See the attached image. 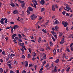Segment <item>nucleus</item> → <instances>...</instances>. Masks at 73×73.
I'll return each mask as SVG.
<instances>
[{
    "label": "nucleus",
    "instance_id": "f257e3e1",
    "mask_svg": "<svg viewBox=\"0 0 73 73\" xmlns=\"http://www.w3.org/2000/svg\"><path fill=\"white\" fill-rule=\"evenodd\" d=\"M37 16L35 15V14H33L32 15L31 17V20H34L35 18H37Z\"/></svg>",
    "mask_w": 73,
    "mask_h": 73
},
{
    "label": "nucleus",
    "instance_id": "f03ea898",
    "mask_svg": "<svg viewBox=\"0 0 73 73\" xmlns=\"http://www.w3.org/2000/svg\"><path fill=\"white\" fill-rule=\"evenodd\" d=\"M4 18H1V19L0 23L1 24H4V23H5V22H4Z\"/></svg>",
    "mask_w": 73,
    "mask_h": 73
},
{
    "label": "nucleus",
    "instance_id": "7ed1b4c3",
    "mask_svg": "<svg viewBox=\"0 0 73 73\" xmlns=\"http://www.w3.org/2000/svg\"><path fill=\"white\" fill-rule=\"evenodd\" d=\"M28 10H29V11H31V12L33 11V8L30 7H28Z\"/></svg>",
    "mask_w": 73,
    "mask_h": 73
},
{
    "label": "nucleus",
    "instance_id": "20e7f679",
    "mask_svg": "<svg viewBox=\"0 0 73 73\" xmlns=\"http://www.w3.org/2000/svg\"><path fill=\"white\" fill-rule=\"evenodd\" d=\"M45 3V0H41L40 1V3L42 5H44Z\"/></svg>",
    "mask_w": 73,
    "mask_h": 73
},
{
    "label": "nucleus",
    "instance_id": "39448f33",
    "mask_svg": "<svg viewBox=\"0 0 73 73\" xmlns=\"http://www.w3.org/2000/svg\"><path fill=\"white\" fill-rule=\"evenodd\" d=\"M19 28V26L17 25H15L13 27V29L14 30H16V28Z\"/></svg>",
    "mask_w": 73,
    "mask_h": 73
},
{
    "label": "nucleus",
    "instance_id": "423d86ee",
    "mask_svg": "<svg viewBox=\"0 0 73 73\" xmlns=\"http://www.w3.org/2000/svg\"><path fill=\"white\" fill-rule=\"evenodd\" d=\"M25 67H27L28 66V62L27 61H25Z\"/></svg>",
    "mask_w": 73,
    "mask_h": 73
},
{
    "label": "nucleus",
    "instance_id": "0eeeda50",
    "mask_svg": "<svg viewBox=\"0 0 73 73\" xmlns=\"http://www.w3.org/2000/svg\"><path fill=\"white\" fill-rule=\"evenodd\" d=\"M44 69V68L43 67L41 68L40 69V70L39 72V73H42V70Z\"/></svg>",
    "mask_w": 73,
    "mask_h": 73
},
{
    "label": "nucleus",
    "instance_id": "6e6552de",
    "mask_svg": "<svg viewBox=\"0 0 73 73\" xmlns=\"http://www.w3.org/2000/svg\"><path fill=\"white\" fill-rule=\"evenodd\" d=\"M55 7V6L54 5H52V10L53 11H55V8H54Z\"/></svg>",
    "mask_w": 73,
    "mask_h": 73
},
{
    "label": "nucleus",
    "instance_id": "1a4fd4ad",
    "mask_svg": "<svg viewBox=\"0 0 73 73\" xmlns=\"http://www.w3.org/2000/svg\"><path fill=\"white\" fill-rule=\"evenodd\" d=\"M67 26H68V22H65V23L64 25V27L65 28Z\"/></svg>",
    "mask_w": 73,
    "mask_h": 73
},
{
    "label": "nucleus",
    "instance_id": "9d476101",
    "mask_svg": "<svg viewBox=\"0 0 73 73\" xmlns=\"http://www.w3.org/2000/svg\"><path fill=\"white\" fill-rule=\"evenodd\" d=\"M17 36V35H16V34H13L12 36V37L13 39H14L15 38V37L16 36Z\"/></svg>",
    "mask_w": 73,
    "mask_h": 73
},
{
    "label": "nucleus",
    "instance_id": "9b49d317",
    "mask_svg": "<svg viewBox=\"0 0 73 73\" xmlns=\"http://www.w3.org/2000/svg\"><path fill=\"white\" fill-rule=\"evenodd\" d=\"M57 67H56V66H55L54 68V73L57 72Z\"/></svg>",
    "mask_w": 73,
    "mask_h": 73
},
{
    "label": "nucleus",
    "instance_id": "f8f14e48",
    "mask_svg": "<svg viewBox=\"0 0 73 73\" xmlns=\"http://www.w3.org/2000/svg\"><path fill=\"white\" fill-rule=\"evenodd\" d=\"M65 8H66V9H67L68 10H71V8H70V7H69V6H66Z\"/></svg>",
    "mask_w": 73,
    "mask_h": 73
},
{
    "label": "nucleus",
    "instance_id": "ddd939ff",
    "mask_svg": "<svg viewBox=\"0 0 73 73\" xmlns=\"http://www.w3.org/2000/svg\"><path fill=\"white\" fill-rule=\"evenodd\" d=\"M21 50H22V54H24L25 53V51L24 50V49L23 48H22V49H21Z\"/></svg>",
    "mask_w": 73,
    "mask_h": 73
},
{
    "label": "nucleus",
    "instance_id": "4468645a",
    "mask_svg": "<svg viewBox=\"0 0 73 73\" xmlns=\"http://www.w3.org/2000/svg\"><path fill=\"white\" fill-rule=\"evenodd\" d=\"M13 13L14 14H17L18 13V11L17 10H15L13 11Z\"/></svg>",
    "mask_w": 73,
    "mask_h": 73
},
{
    "label": "nucleus",
    "instance_id": "2eb2a0df",
    "mask_svg": "<svg viewBox=\"0 0 73 73\" xmlns=\"http://www.w3.org/2000/svg\"><path fill=\"white\" fill-rule=\"evenodd\" d=\"M10 5H11V7H15L16 5L14 4V3H11V4H10Z\"/></svg>",
    "mask_w": 73,
    "mask_h": 73
},
{
    "label": "nucleus",
    "instance_id": "dca6fc26",
    "mask_svg": "<svg viewBox=\"0 0 73 73\" xmlns=\"http://www.w3.org/2000/svg\"><path fill=\"white\" fill-rule=\"evenodd\" d=\"M18 44L20 45V46H24V43H19Z\"/></svg>",
    "mask_w": 73,
    "mask_h": 73
},
{
    "label": "nucleus",
    "instance_id": "f3484780",
    "mask_svg": "<svg viewBox=\"0 0 73 73\" xmlns=\"http://www.w3.org/2000/svg\"><path fill=\"white\" fill-rule=\"evenodd\" d=\"M68 37L70 38H73V34H71L69 36H68Z\"/></svg>",
    "mask_w": 73,
    "mask_h": 73
},
{
    "label": "nucleus",
    "instance_id": "a211bd4d",
    "mask_svg": "<svg viewBox=\"0 0 73 73\" xmlns=\"http://www.w3.org/2000/svg\"><path fill=\"white\" fill-rule=\"evenodd\" d=\"M18 1L20 2L21 3H22V4H23V3H24V1H21L20 0H19Z\"/></svg>",
    "mask_w": 73,
    "mask_h": 73
},
{
    "label": "nucleus",
    "instance_id": "6ab92c4d",
    "mask_svg": "<svg viewBox=\"0 0 73 73\" xmlns=\"http://www.w3.org/2000/svg\"><path fill=\"white\" fill-rule=\"evenodd\" d=\"M21 6L23 8H24V7H25V3H22L21 4Z\"/></svg>",
    "mask_w": 73,
    "mask_h": 73
},
{
    "label": "nucleus",
    "instance_id": "aec40b11",
    "mask_svg": "<svg viewBox=\"0 0 73 73\" xmlns=\"http://www.w3.org/2000/svg\"><path fill=\"white\" fill-rule=\"evenodd\" d=\"M64 40L62 39L61 42H60V44H64Z\"/></svg>",
    "mask_w": 73,
    "mask_h": 73
},
{
    "label": "nucleus",
    "instance_id": "412c9836",
    "mask_svg": "<svg viewBox=\"0 0 73 73\" xmlns=\"http://www.w3.org/2000/svg\"><path fill=\"white\" fill-rule=\"evenodd\" d=\"M59 62V59H57L56 60H55L54 61V62L55 63H56V64H57V63H58Z\"/></svg>",
    "mask_w": 73,
    "mask_h": 73
},
{
    "label": "nucleus",
    "instance_id": "4be33fe9",
    "mask_svg": "<svg viewBox=\"0 0 73 73\" xmlns=\"http://www.w3.org/2000/svg\"><path fill=\"white\" fill-rule=\"evenodd\" d=\"M38 40V42L39 43H40V42L41 41V38L40 37H39Z\"/></svg>",
    "mask_w": 73,
    "mask_h": 73
},
{
    "label": "nucleus",
    "instance_id": "5701e85b",
    "mask_svg": "<svg viewBox=\"0 0 73 73\" xmlns=\"http://www.w3.org/2000/svg\"><path fill=\"white\" fill-rule=\"evenodd\" d=\"M33 54L34 55H33V54H32V55L33 57H36V54L35 52H33Z\"/></svg>",
    "mask_w": 73,
    "mask_h": 73
},
{
    "label": "nucleus",
    "instance_id": "b1692460",
    "mask_svg": "<svg viewBox=\"0 0 73 73\" xmlns=\"http://www.w3.org/2000/svg\"><path fill=\"white\" fill-rule=\"evenodd\" d=\"M55 23L56 24H59V22H58V20H56L55 21Z\"/></svg>",
    "mask_w": 73,
    "mask_h": 73
},
{
    "label": "nucleus",
    "instance_id": "393cba45",
    "mask_svg": "<svg viewBox=\"0 0 73 73\" xmlns=\"http://www.w3.org/2000/svg\"><path fill=\"white\" fill-rule=\"evenodd\" d=\"M4 20L5 21V23H8V20H7V19L5 18H4Z\"/></svg>",
    "mask_w": 73,
    "mask_h": 73
},
{
    "label": "nucleus",
    "instance_id": "a878e982",
    "mask_svg": "<svg viewBox=\"0 0 73 73\" xmlns=\"http://www.w3.org/2000/svg\"><path fill=\"white\" fill-rule=\"evenodd\" d=\"M42 31H43V32H44V33H46V31L45 30V29H43L42 30Z\"/></svg>",
    "mask_w": 73,
    "mask_h": 73
},
{
    "label": "nucleus",
    "instance_id": "bb28decb",
    "mask_svg": "<svg viewBox=\"0 0 73 73\" xmlns=\"http://www.w3.org/2000/svg\"><path fill=\"white\" fill-rule=\"evenodd\" d=\"M53 53L54 54V55H55L56 54V50H54L53 52Z\"/></svg>",
    "mask_w": 73,
    "mask_h": 73
},
{
    "label": "nucleus",
    "instance_id": "cd10ccee",
    "mask_svg": "<svg viewBox=\"0 0 73 73\" xmlns=\"http://www.w3.org/2000/svg\"><path fill=\"white\" fill-rule=\"evenodd\" d=\"M54 29H55L56 31H57V30L58 29V27L57 26H55L54 27Z\"/></svg>",
    "mask_w": 73,
    "mask_h": 73
},
{
    "label": "nucleus",
    "instance_id": "c85d7f7f",
    "mask_svg": "<svg viewBox=\"0 0 73 73\" xmlns=\"http://www.w3.org/2000/svg\"><path fill=\"white\" fill-rule=\"evenodd\" d=\"M44 56H43V57L45 59H46V55L45 54H43Z\"/></svg>",
    "mask_w": 73,
    "mask_h": 73
},
{
    "label": "nucleus",
    "instance_id": "c756f323",
    "mask_svg": "<svg viewBox=\"0 0 73 73\" xmlns=\"http://www.w3.org/2000/svg\"><path fill=\"white\" fill-rule=\"evenodd\" d=\"M8 65L9 68L10 69H11L12 68V67H11V65L10 64H8Z\"/></svg>",
    "mask_w": 73,
    "mask_h": 73
},
{
    "label": "nucleus",
    "instance_id": "7c9ffc66",
    "mask_svg": "<svg viewBox=\"0 0 73 73\" xmlns=\"http://www.w3.org/2000/svg\"><path fill=\"white\" fill-rule=\"evenodd\" d=\"M20 20H21V18H20V17H18L17 20H18V21H20Z\"/></svg>",
    "mask_w": 73,
    "mask_h": 73
},
{
    "label": "nucleus",
    "instance_id": "2f4dec72",
    "mask_svg": "<svg viewBox=\"0 0 73 73\" xmlns=\"http://www.w3.org/2000/svg\"><path fill=\"white\" fill-rule=\"evenodd\" d=\"M3 70H4L1 68H0V72L1 73H2L3 72Z\"/></svg>",
    "mask_w": 73,
    "mask_h": 73
},
{
    "label": "nucleus",
    "instance_id": "473e14b6",
    "mask_svg": "<svg viewBox=\"0 0 73 73\" xmlns=\"http://www.w3.org/2000/svg\"><path fill=\"white\" fill-rule=\"evenodd\" d=\"M18 36H19V38H21L22 37V36H21V35L20 34H19Z\"/></svg>",
    "mask_w": 73,
    "mask_h": 73
},
{
    "label": "nucleus",
    "instance_id": "72a5a7b5",
    "mask_svg": "<svg viewBox=\"0 0 73 73\" xmlns=\"http://www.w3.org/2000/svg\"><path fill=\"white\" fill-rule=\"evenodd\" d=\"M70 67H68L67 68L66 70L67 72H69V69H70Z\"/></svg>",
    "mask_w": 73,
    "mask_h": 73
},
{
    "label": "nucleus",
    "instance_id": "f704fd0d",
    "mask_svg": "<svg viewBox=\"0 0 73 73\" xmlns=\"http://www.w3.org/2000/svg\"><path fill=\"white\" fill-rule=\"evenodd\" d=\"M11 33H13V27H11Z\"/></svg>",
    "mask_w": 73,
    "mask_h": 73
},
{
    "label": "nucleus",
    "instance_id": "c9c22d12",
    "mask_svg": "<svg viewBox=\"0 0 73 73\" xmlns=\"http://www.w3.org/2000/svg\"><path fill=\"white\" fill-rule=\"evenodd\" d=\"M27 12L28 13L27 15H29L30 14V13H31V12H30V11H29V10H27Z\"/></svg>",
    "mask_w": 73,
    "mask_h": 73
},
{
    "label": "nucleus",
    "instance_id": "e433bc0d",
    "mask_svg": "<svg viewBox=\"0 0 73 73\" xmlns=\"http://www.w3.org/2000/svg\"><path fill=\"white\" fill-rule=\"evenodd\" d=\"M15 38L17 40H19V38L18 37H15Z\"/></svg>",
    "mask_w": 73,
    "mask_h": 73
},
{
    "label": "nucleus",
    "instance_id": "4c0bfd02",
    "mask_svg": "<svg viewBox=\"0 0 73 73\" xmlns=\"http://www.w3.org/2000/svg\"><path fill=\"white\" fill-rule=\"evenodd\" d=\"M22 48H23H23H24V49H25V50H27V49H26V48L25 46H22Z\"/></svg>",
    "mask_w": 73,
    "mask_h": 73
},
{
    "label": "nucleus",
    "instance_id": "58836bf2",
    "mask_svg": "<svg viewBox=\"0 0 73 73\" xmlns=\"http://www.w3.org/2000/svg\"><path fill=\"white\" fill-rule=\"evenodd\" d=\"M52 40L54 41H55V39H54V38L53 36H52Z\"/></svg>",
    "mask_w": 73,
    "mask_h": 73
},
{
    "label": "nucleus",
    "instance_id": "ea45409f",
    "mask_svg": "<svg viewBox=\"0 0 73 73\" xmlns=\"http://www.w3.org/2000/svg\"><path fill=\"white\" fill-rule=\"evenodd\" d=\"M72 59H73V57H71L70 59L69 60H68V61H71V60H72Z\"/></svg>",
    "mask_w": 73,
    "mask_h": 73
},
{
    "label": "nucleus",
    "instance_id": "a19ab883",
    "mask_svg": "<svg viewBox=\"0 0 73 73\" xmlns=\"http://www.w3.org/2000/svg\"><path fill=\"white\" fill-rule=\"evenodd\" d=\"M65 12H66L65 11H64L63 12H62V14H63V15H65Z\"/></svg>",
    "mask_w": 73,
    "mask_h": 73
},
{
    "label": "nucleus",
    "instance_id": "79ce46f5",
    "mask_svg": "<svg viewBox=\"0 0 73 73\" xmlns=\"http://www.w3.org/2000/svg\"><path fill=\"white\" fill-rule=\"evenodd\" d=\"M62 35V33H59V36H61Z\"/></svg>",
    "mask_w": 73,
    "mask_h": 73
},
{
    "label": "nucleus",
    "instance_id": "37998d69",
    "mask_svg": "<svg viewBox=\"0 0 73 73\" xmlns=\"http://www.w3.org/2000/svg\"><path fill=\"white\" fill-rule=\"evenodd\" d=\"M71 46H70V48H71L70 49H71V50L72 51H73V48L72 47H71Z\"/></svg>",
    "mask_w": 73,
    "mask_h": 73
},
{
    "label": "nucleus",
    "instance_id": "c03bdc74",
    "mask_svg": "<svg viewBox=\"0 0 73 73\" xmlns=\"http://www.w3.org/2000/svg\"><path fill=\"white\" fill-rule=\"evenodd\" d=\"M49 66V64H46V66H45V67L46 68H48V67Z\"/></svg>",
    "mask_w": 73,
    "mask_h": 73
},
{
    "label": "nucleus",
    "instance_id": "a18cd8bd",
    "mask_svg": "<svg viewBox=\"0 0 73 73\" xmlns=\"http://www.w3.org/2000/svg\"><path fill=\"white\" fill-rule=\"evenodd\" d=\"M51 33H52V35H55V32L53 31H52Z\"/></svg>",
    "mask_w": 73,
    "mask_h": 73
},
{
    "label": "nucleus",
    "instance_id": "49530a36",
    "mask_svg": "<svg viewBox=\"0 0 73 73\" xmlns=\"http://www.w3.org/2000/svg\"><path fill=\"white\" fill-rule=\"evenodd\" d=\"M28 49L29 50V52H30V53H31V52H32V51H31V48H29Z\"/></svg>",
    "mask_w": 73,
    "mask_h": 73
},
{
    "label": "nucleus",
    "instance_id": "de8ad7c7",
    "mask_svg": "<svg viewBox=\"0 0 73 73\" xmlns=\"http://www.w3.org/2000/svg\"><path fill=\"white\" fill-rule=\"evenodd\" d=\"M11 28V26H10V27H7L6 28V29H10Z\"/></svg>",
    "mask_w": 73,
    "mask_h": 73
},
{
    "label": "nucleus",
    "instance_id": "09e8293b",
    "mask_svg": "<svg viewBox=\"0 0 73 73\" xmlns=\"http://www.w3.org/2000/svg\"><path fill=\"white\" fill-rule=\"evenodd\" d=\"M18 41L19 42H22V40L21 39H20Z\"/></svg>",
    "mask_w": 73,
    "mask_h": 73
},
{
    "label": "nucleus",
    "instance_id": "8fccbe9b",
    "mask_svg": "<svg viewBox=\"0 0 73 73\" xmlns=\"http://www.w3.org/2000/svg\"><path fill=\"white\" fill-rule=\"evenodd\" d=\"M54 37H55V38H57V35H54Z\"/></svg>",
    "mask_w": 73,
    "mask_h": 73
},
{
    "label": "nucleus",
    "instance_id": "3c124183",
    "mask_svg": "<svg viewBox=\"0 0 73 73\" xmlns=\"http://www.w3.org/2000/svg\"><path fill=\"white\" fill-rule=\"evenodd\" d=\"M36 58L34 57H33L32 58V60H33V61H34L35 60H36Z\"/></svg>",
    "mask_w": 73,
    "mask_h": 73
},
{
    "label": "nucleus",
    "instance_id": "603ef678",
    "mask_svg": "<svg viewBox=\"0 0 73 73\" xmlns=\"http://www.w3.org/2000/svg\"><path fill=\"white\" fill-rule=\"evenodd\" d=\"M22 73H26V71H25V70H24L22 72Z\"/></svg>",
    "mask_w": 73,
    "mask_h": 73
},
{
    "label": "nucleus",
    "instance_id": "864d4df0",
    "mask_svg": "<svg viewBox=\"0 0 73 73\" xmlns=\"http://www.w3.org/2000/svg\"><path fill=\"white\" fill-rule=\"evenodd\" d=\"M22 36H23V37H25L26 36H25V35H24V34L23 33L22 34Z\"/></svg>",
    "mask_w": 73,
    "mask_h": 73
},
{
    "label": "nucleus",
    "instance_id": "5fc2aeb1",
    "mask_svg": "<svg viewBox=\"0 0 73 73\" xmlns=\"http://www.w3.org/2000/svg\"><path fill=\"white\" fill-rule=\"evenodd\" d=\"M13 41L14 42H15V43H17V42L16 41V39H14Z\"/></svg>",
    "mask_w": 73,
    "mask_h": 73
},
{
    "label": "nucleus",
    "instance_id": "6e6d98bb",
    "mask_svg": "<svg viewBox=\"0 0 73 73\" xmlns=\"http://www.w3.org/2000/svg\"><path fill=\"white\" fill-rule=\"evenodd\" d=\"M10 73H15L14 72H13V71L12 70H10Z\"/></svg>",
    "mask_w": 73,
    "mask_h": 73
},
{
    "label": "nucleus",
    "instance_id": "4d7b16f0",
    "mask_svg": "<svg viewBox=\"0 0 73 73\" xmlns=\"http://www.w3.org/2000/svg\"><path fill=\"white\" fill-rule=\"evenodd\" d=\"M30 37L32 38V39H34V38H35L33 36H31Z\"/></svg>",
    "mask_w": 73,
    "mask_h": 73
},
{
    "label": "nucleus",
    "instance_id": "13d9d810",
    "mask_svg": "<svg viewBox=\"0 0 73 73\" xmlns=\"http://www.w3.org/2000/svg\"><path fill=\"white\" fill-rule=\"evenodd\" d=\"M4 52H5L4 51H3V52L2 53V54H5V53Z\"/></svg>",
    "mask_w": 73,
    "mask_h": 73
},
{
    "label": "nucleus",
    "instance_id": "bf43d9fd",
    "mask_svg": "<svg viewBox=\"0 0 73 73\" xmlns=\"http://www.w3.org/2000/svg\"><path fill=\"white\" fill-rule=\"evenodd\" d=\"M50 46H51V45H53V43H52V42H50Z\"/></svg>",
    "mask_w": 73,
    "mask_h": 73
},
{
    "label": "nucleus",
    "instance_id": "052dcab7",
    "mask_svg": "<svg viewBox=\"0 0 73 73\" xmlns=\"http://www.w3.org/2000/svg\"><path fill=\"white\" fill-rule=\"evenodd\" d=\"M36 1V0H32V2L33 3H35V1Z\"/></svg>",
    "mask_w": 73,
    "mask_h": 73
},
{
    "label": "nucleus",
    "instance_id": "680f3d73",
    "mask_svg": "<svg viewBox=\"0 0 73 73\" xmlns=\"http://www.w3.org/2000/svg\"><path fill=\"white\" fill-rule=\"evenodd\" d=\"M11 56H12V57H13V56H15V55L13 54H11Z\"/></svg>",
    "mask_w": 73,
    "mask_h": 73
},
{
    "label": "nucleus",
    "instance_id": "e2e57ef3",
    "mask_svg": "<svg viewBox=\"0 0 73 73\" xmlns=\"http://www.w3.org/2000/svg\"><path fill=\"white\" fill-rule=\"evenodd\" d=\"M10 24H15V22H11Z\"/></svg>",
    "mask_w": 73,
    "mask_h": 73
},
{
    "label": "nucleus",
    "instance_id": "0e129e2a",
    "mask_svg": "<svg viewBox=\"0 0 73 73\" xmlns=\"http://www.w3.org/2000/svg\"><path fill=\"white\" fill-rule=\"evenodd\" d=\"M41 51H42V52H44V50L43 48H41L40 49Z\"/></svg>",
    "mask_w": 73,
    "mask_h": 73
},
{
    "label": "nucleus",
    "instance_id": "69168bd1",
    "mask_svg": "<svg viewBox=\"0 0 73 73\" xmlns=\"http://www.w3.org/2000/svg\"><path fill=\"white\" fill-rule=\"evenodd\" d=\"M56 8H58V6L57 5H56L55 6Z\"/></svg>",
    "mask_w": 73,
    "mask_h": 73
},
{
    "label": "nucleus",
    "instance_id": "338daca9",
    "mask_svg": "<svg viewBox=\"0 0 73 73\" xmlns=\"http://www.w3.org/2000/svg\"><path fill=\"white\" fill-rule=\"evenodd\" d=\"M28 58H30V57H31V54H29L28 55Z\"/></svg>",
    "mask_w": 73,
    "mask_h": 73
},
{
    "label": "nucleus",
    "instance_id": "774afa93",
    "mask_svg": "<svg viewBox=\"0 0 73 73\" xmlns=\"http://www.w3.org/2000/svg\"><path fill=\"white\" fill-rule=\"evenodd\" d=\"M34 5L35 8H36V4L35 3H34Z\"/></svg>",
    "mask_w": 73,
    "mask_h": 73
}]
</instances>
